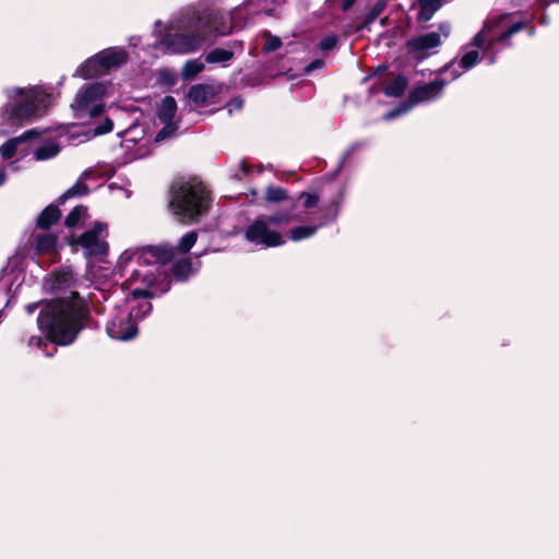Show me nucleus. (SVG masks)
Wrapping results in <instances>:
<instances>
[{"mask_svg": "<svg viewBox=\"0 0 559 559\" xmlns=\"http://www.w3.org/2000/svg\"><path fill=\"white\" fill-rule=\"evenodd\" d=\"M540 23H546V19H540Z\"/></svg>", "mask_w": 559, "mask_h": 559, "instance_id": "052dcab7", "label": "nucleus"}, {"mask_svg": "<svg viewBox=\"0 0 559 559\" xmlns=\"http://www.w3.org/2000/svg\"><path fill=\"white\" fill-rule=\"evenodd\" d=\"M153 309V306L151 302L148 301H144L142 304L139 305L138 307V311L135 312V317H146L148 313H151Z\"/></svg>", "mask_w": 559, "mask_h": 559, "instance_id": "79ce46f5", "label": "nucleus"}, {"mask_svg": "<svg viewBox=\"0 0 559 559\" xmlns=\"http://www.w3.org/2000/svg\"><path fill=\"white\" fill-rule=\"evenodd\" d=\"M408 84L409 82L407 76L400 73L390 84L383 87L382 93L388 97L399 98L404 95Z\"/></svg>", "mask_w": 559, "mask_h": 559, "instance_id": "5701e85b", "label": "nucleus"}, {"mask_svg": "<svg viewBox=\"0 0 559 559\" xmlns=\"http://www.w3.org/2000/svg\"><path fill=\"white\" fill-rule=\"evenodd\" d=\"M177 112V102L176 99L167 95L165 96L160 104L157 106L156 109V117L159 120V122H175L174 118Z\"/></svg>", "mask_w": 559, "mask_h": 559, "instance_id": "aec40b11", "label": "nucleus"}, {"mask_svg": "<svg viewBox=\"0 0 559 559\" xmlns=\"http://www.w3.org/2000/svg\"><path fill=\"white\" fill-rule=\"evenodd\" d=\"M45 344H46L45 340L41 336H39V335L31 336L29 341H28V345L29 346H35V347H38V348L41 347V345H45Z\"/></svg>", "mask_w": 559, "mask_h": 559, "instance_id": "de8ad7c7", "label": "nucleus"}, {"mask_svg": "<svg viewBox=\"0 0 559 559\" xmlns=\"http://www.w3.org/2000/svg\"><path fill=\"white\" fill-rule=\"evenodd\" d=\"M106 332L109 337L118 341H129L138 334V324L132 320V313L111 320Z\"/></svg>", "mask_w": 559, "mask_h": 559, "instance_id": "9b49d317", "label": "nucleus"}, {"mask_svg": "<svg viewBox=\"0 0 559 559\" xmlns=\"http://www.w3.org/2000/svg\"><path fill=\"white\" fill-rule=\"evenodd\" d=\"M79 239H80V235L75 236L73 234L66 238L67 243L71 247L73 252H76L78 251V247H80Z\"/></svg>", "mask_w": 559, "mask_h": 559, "instance_id": "a18cd8bd", "label": "nucleus"}, {"mask_svg": "<svg viewBox=\"0 0 559 559\" xmlns=\"http://www.w3.org/2000/svg\"><path fill=\"white\" fill-rule=\"evenodd\" d=\"M185 33H169L166 34L162 44L174 53H190L201 48L204 40L198 29L190 28Z\"/></svg>", "mask_w": 559, "mask_h": 559, "instance_id": "6e6552de", "label": "nucleus"}, {"mask_svg": "<svg viewBox=\"0 0 559 559\" xmlns=\"http://www.w3.org/2000/svg\"><path fill=\"white\" fill-rule=\"evenodd\" d=\"M336 44H337V37L335 35H330V36L323 37L320 40L319 47L323 51H330L333 48H335Z\"/></svg>", "mask_w": 559, "mask_h": 559, "instance_id": "a19ab883", "label": "nucleus"}, {"mask_svg": "<svg viewBox=\"0 0 559 559\" xmlns=\"http://www.w3.org/2000/svg\"><path fill=\"white\" fill-rule=\"evenodd\" d=\"M558 2H559V0H558Z\"/></svg>", "mask_w": 559, "mask_h": 559, "instance_id": "680f3d73", "label": "nucleus"}, {"mask_svg": "<svg viewBox=\"0 0 559 559\" xmlns=\"http://www.w3.org/2000/svg\"><path fill=\"white\" fill-rule=\"evenodd\" d=\"M97 55L99 57L100 66H103L105 71L119 68L129 60L128 51L119 47L104 49Z\"/></svg>", "mask_w": 559, "mask_h": 559, "instance_id": "4468645a", "label": "nucleus"}, {"mask_svg": "<svg viewBox=\"0 0 559 559\" xmlns=\"http://www.w3.org/2000/svg\"><path fill=\"white\" fill-rule=\"evenodd\" d=\"M455 59L451 60L450 62L445 63L444 66H442L441 68H439L438 70H436V73L439 74V75H442L444 73H447L448 71H450L452 69V67L455 64Z\"/></svg>", "mask_w": 559, "mask_h": 559, "instance_id": "8fccbe9b", "label": "nucleus"}, {"mask_svg": "<svg viewBox=\"0 0 559 559\" xmlns=\"http://www.w3.org/2000/svg\"><path fill=\"white\" fill-rule=\"evenodd\" d=\"M324 66V62L320 59H316L313 61H311L306 68H305V72L306 73H310L311 71H313L314 69H318V68H322Z\"/></svg>", "mask_w": 559, "mask_h": 559, "instance_id": "49530a36", "label": "nucleus"}, {"mask_svg": "<svg viewBox=\"0 0 559 559\" xmlns=\"http://www.w3.org/2000/svg\"><path fill=\"white\" fill-rule=\"evenodd\" d=\"M59 152V145L55 142H49L37 147L34 152V156L37 160H46L55 157Z\"/></svg>", "mask_w": 559, "mask_h": 559, "instance_id": "2f4dec72", "label": "nucleus"}, {"mask_svg": "<svg viewBox=\"0 0 559 559\" xmlns=\"http://www.w3.org/2000/svg\"><path fill=\"white\" fill-rule=\"evenodd\" d=\"M296 209V200H292V204L289 207L275 212L269 216H264V219L267 221L269 225L280 226L282 224H287L290 222H300L301 216L295 213Z\"/></svg>", "mask_w": 559, "mask_h": 559, "instance_id": "a211bd4d", "label": "nucleus"}, {"mask_svg": "<svg viewBox=\"0 0 559 559\" xmlns=\"http://www.w3.org/2000/svg\"><path fill=\"white\" fill-rule=\"evenodd\" d=\"M88 209L86 205L80 204L74 206L64 218V225L68 228H74L78 224L88 216Z\"/></svg>", "mask_w": 559, "mask_h": 559, "instance_id": "c85d7f7f", "label": "nucleus"}, {"mask_svg": "<svg viewBox=\"0 0 559 559\" xmlns=\"http://www.w3.org/2000/svg\"><path fill=\"white\" fill-rule=\"evenodd\" d=\"M80 247L83 250L84 258L87 260L103 261L109 253L107 241L92 237V235H80Z\"/></svg>", "mask_w": 559, "mask_h": 559, "instance_id": "f8f14e48", "label": "nucleus"}, {"mask_svg": "<svg viewBox=\"0 0 559 559\" xmlns=\"http://www.w3.org/2000/svg\"><path fill=\"white\" fill-rule=\"evenodd\" d=\"M245 239L264 248L280 247L285 243L281 233L269 227L264 216H258L245 230Z\"/></svg>", "mask_w": 559, "mask_h": 559, "instance_id": "0eeeda50", "label": "nucleus"}, {"mask_svg": "<svg viewBox=\"0 0 559 559\" xmlns=\"http://www.w3.org/2000/svg\"><path fill=\"white\" fill-rule=\"evenodd\" d=\"M419 12L417 21L426 23L432 19L435 13L442 7V0H418Z\"/></svg>", "mask_w": 559, "mask_h": 559, "instance_id": "b1692460", "label": "nucleus"}, {"mask_svg": "<svg viewBox=\"0 0 559 559\" xmlns=\"http://www.w3.org/2000/svg\"><path fill=\"white\" fill-rule=\"evenodd\" d=\"M295 200H301L304 209L309 210L318 205L320 198L317 193L300 192Z\"/></svg>", "mask_w": 559, "mask_h": 559, "instance_id": "4c0bfd02", "label": "nucleus"}, {"mask_svg": "<svg viewBox=\"0 0 559 559\" xmlns=\"http://www.w3.org/2000/svg\"><path fill=\"white\" fill-rule=\"evenodd\" d=\"M92 321L90 305L76 290L68 297L49 299L37 317L46 341L58 346L73 344Z\"/></svg>", "mask_w": 559, "mask_h": 559, "instance_id": "f257e3e1", "label": "nucleus"}, {"mask_svg": "<svg viewBox=\"0 0 559 559\" xmlns=\"http://www.w3.org/2000/svg\"><path fill=\"white\" fill-rule=\"evenodd\" d=\"M61 247L58 245V235L52 233L38 234L34 238V253L37 257L50 254L53 262L60 260Z\"/></svg>", "mask_w": 559, "mask_h": 559, "instance_id": "ddd939ff", "label": "nucleus"}, {"mask_svg": "<svg viewBox=\"0 0 559 559\" xmlns=\"http://www.w3.org/2000/svg\"><path fill=\"white\" fill-rule=\"evenodd\" d=\"M264 199L267 203H280L284 201H289L290 204L292 200H295L294 198H290L288 195L286 189L277 186H269L265 190Z\"/></svg>", "mask_w": 559, "mask_h": 559, "instance_id": "cd10ccee", "label": "nucleus"}, {"mask_svg": "<svg viewBox=\"0 0 559 559\" xmlns=\"http://www.w3.org/2000/svg\"><path fill=\"white\" fill-rule=\"evenodd\" d=\"M356 0H343L342 2V10L343 11H348L354 4H355Z\"/></svg>", "mask_w": 559, "mask_h": 559, "instance_id": "864d4df0", "label": "nucleus"}, {"mask_svg": "<svg viewBox=\"0 0 559 559\" xmlns=\"http://www.w3.org/2000/svg\"><path fill=\"white\" fill-rule=\"evenodd\" d=\"M170 192L169 207L181 223H197L210 210L211 193L202 182H181L173 186Z\"/></svg>", "mask_w": 559, "mask_h": 559, "instance_id": "7ed1b4c3", "label": "nucleus"}, {"mask_svg": "<svg viewBox=\"0 0 559 559\" xmlns=\"http://www.w3.org/2000/svg\"><path fill=\"white\" fill-rule=\"evenodd\" d=\"M388 69V66L386 64H379L372 72L371 76L373 75H380L382 74L383 72H385Z\"/></svg>", "mask_w": 559, "mask_h": 559, "instance_id": "603ef678", "label": "nucleus"}, {"mask_svg": "<svg viewBox=\"0 0 559 559\" xmlns=\"http://www.w3.org/2000/svg\"><path fill=\"white\" fill-rule=\"evenodd\" d=\"M214 90L209 84L192 85L188 92L189 99L198 106L205 105L210 98L214 97Z\"/></svg>", "mask_w": 559, "mask_h": 559, "instance_id": "412c9836", "label": "nucleus"}, {"mask_svg": "<svg viewBox=\"0 0 559 559\" xmlns=\"http://www.w3.org/2000/svg\"><path fill=\"white\" fill-rule=\"evenodd\" d=\"M132 296L134 298H153L155 296V294L150 290V289H146V288H135L132 290Z\"/></svg>", "mask_w": 559, "mask_h": 559, "instance_id": "37998d69", "label": "nucleus"}, {"mask_svg": "<svg viewBox=\"0 0 559 559\" xmlns=\"http://www.w3.org/2000/svg\"><path fill=\"white\" fill-rule=\"evenodd\" d=\"M164 127L156 133L154 142L159 143L173 136L178 130V122H163Z\"/></svg>", "mask_w": 559, "mask_h": 559, "instance_id": "e433bc0d", "label": "nucleus"}, {"mask_svg": "<svg viewBox=\"0 0 559 559\" xmlns=\"http://www.w3.org/2000/svg\"><path fill=\"white\" fill-rule=\"evenodd\" d=\"M83 79H92L99 76L105 72L103 66H100L99 57L96 53L92 58L87 59L78 70Z\"/></svg>", "mask_w": 559, "mask_h": 559, "instance_id": "393cba45", "label": "nucleus"}, {"mask_svg": "<svg viewBox=\"0 0 559 559\" xmlns=\"http://www.w3.org/2000/svg\"><path fill=\"white\" fill-rule=\"evenodd\" d=\"M38 132L35 129L25 131L22 135L16 138H11L8 141H5L0 146V154L3 159H11L15 156L17 151V145L22 142L27 141L28 139H32L36 136Z\"/></svg>", "mask_w": 559, "mask_h": 559, "instance_id": "f3484780", "label": "nucleus"}, {"mask_svg": "<svg viewBox=\"0 0 559 559\" xmlns=\"http://www.w3.org/2000/svg\"><path fill=\"white\" fill-rule=\"evenodd\" d=\"M205 66L200 59L187 60L181 70V78L185 81L193 80L199 73L204 70Z\"/></svg>", "mask_w": 559, "mask_h": 559, "instance_id": "c756f323", "label": "nucleus"}, {"mask_svg": "<svg viewBox=\"0 0 559 559\" xmlns=\"http://www.w3.org/2000/svg\"><path fill=\"white\" fill-rule=\"evenodd\" d=\"M318 230V226H297L290 229L289 238L293 241H300L312 237Z\"/></svg>", "mask_w": 559, "mask_h": 559, "instance_id": "72a5a7b5", "label": "nucleus"}, {"mask_svg": "<svg viewBox=\"0 0 559 559\" xmlns=\"http://www.w3.org/2000/svg\"><path fill=\"white\" fill-rule=\"evenodd\" d=\"M262 36L265 38V43L262 47L263 53L276 51L283 45L282 39L278 36L272 35L269 31H264Z\"/></svg>", "mask_w": 559, "mask_h": 559, "instance_id": "f704fd0d", "label": "nucleus"}, {"mask_svg": "<svg viewBox=\"0 0 559 559\" xmlns=\"http://www.w3.org/2000/svg\"><path fill=\"white\" fill-rule=\"evenodd\" d=\"M452 74V80H455L461 76L462 72H460L454 66L450 70Z\"/></svg>", "mask_w": 559, "mask_h": 559, "instance_id": "6e6d98bb", "label": "nucleus"}, {"mask_svg": "<svg viewBox=\"0 0 559 559\" xmlns=\"http://www.w3.org/2000/svg\"><path fill=\"white\" fill-rule=\"evenodd\" d=\"M447 84L448 82L444 79H436L435 81L414 87L408 94L407 102L401 105V109L392 111L390 116L405 112L423 102L440 97Z\"/></svg>", "mask_w": 559, "mask_h": 559, "instance_id": "1a4fd4ad", "label": "nucleus"}, {"mask_svg": "<svg viewBox=\"0 0 559 559\" xmlns=\"http://www.w3.org/2000/svg\"><path fill=\"white\" fill-rule=\"evenodd\" d=\"M234 58V52L224 48H214L205 56L207 63H221L230 61Z\"/></svg>", "mask_w": 559, "mask_h": 559, "instance_id": "7c9ffc66", "label": "nucleus"}, {"mask_svg": "<svg viewBox=\"0 0 559 559\" xmlns=\"http://www.w3.org/2000/svg\"><path fill=\"white\" fill-rule=\"evenodd\" d=\"M441 45L440 34L437 32L414 36L405 43L408 57L416 63H420L430 57V49Z\"/></svg>", "mask_w": 559, "mask_h": 559, "instance_id": "9d476101", "label": "nucleus"}, {"mask_svg": "<svg viewBox=\"0 0 559 559\" xmlns=\"http://www.w3.org/2000/svg\"><path fill=\"white\" fill-rule=\"evenodd\" d=\"M90 193L88 186L80 178L76 180V182L66 190L58 199V204H64L67 200L73 198V197H84Z\"/></svg>", "mask_w": 559, "mask_h": 559, "instance_id": "bb28decb", "label": "nucleus"}, {"mask_svg": "<svg viewBox=\"0 0 559 559\" xmlns=\"http://www.w3.org/2000/svg\"><path fill=\"white\" fill-rule=\"evenodd\" d=\"M7 102L0 107V121L4 127L21 128L43 117L50 95L40 86L8 87Z\"/></svg>", "mask_w": 559, "mask_h": 559, "instance_id": "f03ea898", "label": "nucleus"}, {"mask_svg": "<svg viewBox=\"0 0 559 559\" xmlns=\"http://www.w3.org/2000/svg\"><path fill=\"white\" fill-rule=\"evenodd\" d=\"M159 78H160V81L164 83H168V84L175 83L173 75L166 70H163L159 72Z\"/></svg>", "mask_w": 559, "mask_h": 559, "instance_id": "09e8293b", "label": "nucleus"}, {"mask_svg": "<svg viewBox=\"0 0 559 559\" xmlns=\"http://www.w3.org/2000/svg\"><path fill=\"white\" fill-rule=\"evenodd\" d=\"M48 300L49 299H44V300H40L37 302L27 304V305H25L24 309L27 314H33L39 307H41V309H43L45 306V302H47Z\"/></svg>", "mask_w": 559, "mask_h": 559, "instance_id": "c03bdc74", "label": "nucleus"}, {"mask_svg": "<svg viewBox=\"0 0 559 559\" xmlns=\"http://www.w3.org/2000/svg\"><path fill=\"white\" fill-rule=\"evenodd\" d=\"M107 228H108V226L106 223L96 221L93 224L91 229L82 233L81 235H85V236L92 235V237L100 239L102 236H105V237L107 236V234H108Z\"/></svg>", "mask_w": 559, "mask_h": 559, "instance_id": "58836bf2", "label": "nucleus"}, {"mask_svg": "<svg viewBox=\"0 0 559 559\" xmlns=\"http://www.w3.org/2000/svg\"><path fill=\"white\" fill-rule=\"evenodd\" d=\"M480 60L481 59L477 50H469L463 55L459 64L464 71H467L478 64Z\"/></svg>", "mask_w": 559, "mask_h": 559, "instance_id": "c9c22d12", "label": "nucleus"}, {"mask_svg": "<svg viewBox=\"0 0 559 559\" xmlns=\"http://www.w3.org/2000/svg\"><path fill=\"white\" fill-rule=\"evenodd\" d=\"M540 23H546V19H540Z\"/></svg>", "mask_w": 559, "mask_h": 559, "instance_id": "bf43d9fd", "label": "nucleus"}, {"mask_svg": "<svg viewBox=\"0 0 559 559\" xmlns=\"http://www.w3.org/2000/svg\"><path fill=\"white\" fill-rule=\"evenodd\" d=\"M170 288V280H166V283H165V286L164 288L162 289L163 293H166L168 292Z\"/></svg>", "mask_w": 559, "mask_h": 559, "instance_id": "13d9d810", "label": "nucleus"}, {"mask_svg": "<svg viewBox=\"0 0 559 559\" xmlns=\"http://www.w3.org/2000/svg\"><path fill=\"white\" fill-rule=\"evenodd\" d=\"M114 129V122L109 117H106L104 121L94 128V135H103L111 132Z\"/></svg>", "mask_w": 559, "mask_h": 559, "instance_id": "ea45409f", "label": "nucleus"}, {"mask_svg": "<svg viewBox=\"0 0 559 559\" xmlns=\"http://www.w3.org/2000/svg\"><path fill=\"white\" fill-rule=\"evenodd\" d=\"M192 273V261L190 258H180L176 260L171 265V274L179 281H186Z\"/></svg>", "mask_w": 559, "mask_h": 559, "instance_id": "a878e982", "label": "nucleus"}, {"mask_svg": "<svg viewBox=\"0 0 559 559\" xmlns=\"http://www.w3.org/2000/svg\"><path fill=\"white\" fill-rule=\"evenodd\" d=\"M539 5L542 8H547L552 2H558V0H538Z\"/></svg>", "mask_w": 559, "mask_h": 559, "instance_id": "4d7b16f0", "label": "nucleus"}, {"mask_svg": "<svg viewBox=\"0 0 559 559\" xmlns=\"http://www.w3.org/2000/svg\"><path fill=\"white\" fill-rule=\"evenodd\" d=\"M234 13L205 9L189 19V27L198 29L204 41L210 36H226L234 29Z\"/></svg>", "mask_w": 559, "mask_h": 559, "instance_id": "20e7f679", "label": "nucleus"}, {"mask_svg": "<svg viewBox=\"0 0 559 559\" xmlns=\"http://www.w3.org/2000/svg\"><path fill=\"white\" fill-rule=\"evenodd\" d=\"M513 16V13H502L491 20H487L484 24V27L481 31H479L471 41L472 46H475L480 49L488 50L490 49L496 43H506L511 36L514 34L528 28V34L533 35L535 33L534 26L530 25L526 21H519L510 25L507 29H504L500 35H498L495 39H489L486 44V33L492 31L496 27H499L501 24H503L507 20L511 19Z\"/></svg>", "mask_w": 559, "mask_h": 559, "instance_id": "423d86ee", "label": "nucleus"}, {"mask_svg": "<svg viewBox=\"0 0 559 559\" xmlns=\"http://www.w3.org/2000/svg\"><path fill=\"white\" fill-rule=\"evenodd\" d=\"M75 280L72 270L70 269H61L58 271H55L50 278L47 280L48 289L51 293H60L68 288H70L72 285H74Z\"/></svg>", "mask_w": 559, "mask_h": 559, "instance_id": "2eb2a0df", "label": "nucleus"}, {"mask_svg": "<svg viewBox=\"0 0 559 559\" xmlns=\"http://www.w3.org/2000/svg\"><path fill=\"white\" fill-rule=\"evenodd\" d=\"M58 202L47 205L37 216L36 226L41 230H49L62 216Z\"/></svg>", "mask_w": 559, "mask_h": 559, "instance_id": "dca6fc26", "label": "nucleus"}, {"mask_svg": "<svg viewBox=\"0 0 559 559\" xmlns=\"http://www.w3.org/2000/svg\"><path fill=\"white\" fill-rule=\"evenodd\" d=\"M342 200H343V191H340L338 197L331 202V206L335 207L337 211L341 205Z\"/></svg>", "mask_w": 559, "mask_h": 559, "instance_id": "3c124183", "label": "nucleus"}, {"mask_svg": "<svg viewBox=\"0 0 559 559\" xmlns=\"http://www.w3.org/2000/svg\"><path fill=\"white\" fill-rule=\"evenodd\" d=\"M144 251L162 265L171 262L176 254L175 248L169 245L147 246Z\"/></svg>", "mask_w": 559, "mask_h": 559, "instance_id": "6ab92c4d", "label": "nucleus"}, {"mask_svg": "<svg viewBox=\"0 0 559 559\" xmlns=\"http://www.w3.org/2000/svg\"><path fill=\"white\" fill-rule=\"evenodd\" d=\"M198 240V231L191 230L185 234L178 241L175 248V252L187 253L195 245Z\"/></svg>", "mask_w": 559, "mask_h": 559, "instance_id": "473e14b6", "label": "nucleus"}, {"mask_svg": "<svg viewBox=\"0 0 559 559\" xmlns=\"http://www.w3.org/2000/svg\"><path fill=\"white\" fill-rule=\"evenodd\" d=\"M240 169L246 175H248L251 171V167L243 160L240 163Z\"/></svg>", "mask_w": 559, "mask_h": 559, "instance_id": "5fc2aeb1", "label": "nucleus"}, {"mask_svg": "<svg viewBox=\"0 0 559 559\" xmlns=\"http://www.w3.org/2000/svg\"><path fill=\"white\" fill-rule=\"evenodd\" d=\"M386 7V0H377L372 8L367 12L361 23L356 25L355 32L358 33L365 29H369L370 25L383 13Z\"/></svg>", "mask_w": 559, "mask_h": 559, "instance_id": "4be33fe9", "label": "nucleus"}, {"mask_svg": "<svg viewBox=\"0 0 559 559\" xmlns=\"http://www.w3.org/2000/svg\"><path fill=\"white\" fill-rule=\"evenodd\" d=\"M106 93V86L100 83H92L81 87L75 96L71 108L79 119L96 118L105 111V104L103 97Z\"/></svg>", "mask_w": 559, "mask_h": 559, "instance_id": "39448f33", "label": "nucleus"}]
</instances>
